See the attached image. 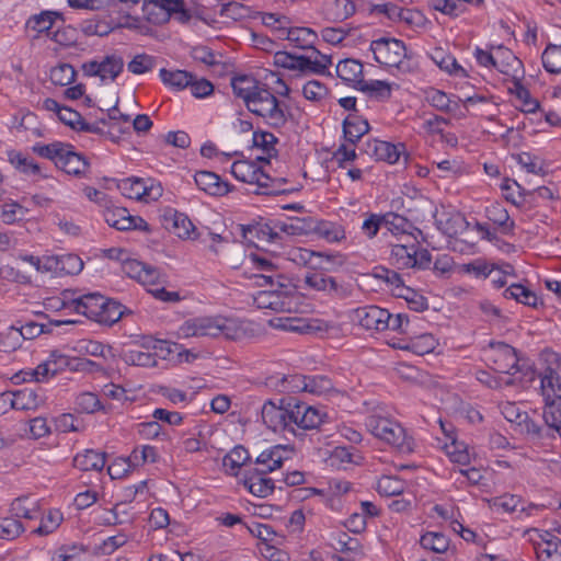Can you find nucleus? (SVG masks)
Segmentation results:
<instances>
[{
  "label": "nucleus",
  "mask_w": 561,
  "mask_h": 561,
  "mask_svg": "<svg viewBox=\"0 0 561 561\" xmlns=\"http://www.w3.org/2000/svg\"><path fill=\"white\" fill-rule=\"evenodd\" d=\"M368 431L377 438L396 447L401 453H411L413 442L398 422L380 415H370L366 420Z\"/></svg>",
  "instance_id": "nucleus-3"
},
{
  "label": "nucleus",
  "mask_w": 561,
  "mask_h": 561,
  "mask_svg": "<svg viewBox=\"0 0 561 561\" xmlns=\"http://www.w3.org/2000/svg\"><path fill=\"white\" fill-rule=\"evenodd\" d=\"M294 448L288 445H275L263 450L256 458L254 467L261 472L270 473L283 466V462L290 459Z\"/></svg>",
  "instance_id": "nucleus-15"
},
{
  "label": "nucleus",
  "mask_w": 561,
  "mask_h": 561,
  "mask_svg": "<svg viewBox=\"0 0 561 561\" xmlns=\"http://www.w3.org/2000/svg\"><path fill=\"white\" fill-rule=\"evenodd\" d=\"M277 138L268 131H254L253 133V145L261 148L268 157L276 153L275 145Z\"/></svg>",
  "instance_id": "nucleus-61"
},
{
  "label": "nucleus",
  "mask_w": 561,
  "mask_h": 561,
  "mask_svg": "<svg viewBox=\"0 0 561 561\" xmlns=\"http://www.w3.org/2000/svg\"><path fill=\"white\" fill-rule=\"evenodd\" d=\"M393 87H397V84H392L382 80H363L358 87V90L378 101H385L390 99Z\"/></svg>",
  "instance_id": "nucleus-33"
},
{
  "label": "nucleus",
  "mask_w": 561,
  "mask_h": 561,
  "mask_svg": "<svg viewBox=\"0 0 561 561\" xmlns=\"http://www.w3.org/2000/svg\"><path fill=\"white\" fill-rule=\"evenodd\" d=\"M382 219L383 227L392 233H405L411 227V224L407 218L394 213H387L382 215Z\"/></svg>",
  "instance_id": "nucleus-60"
},
{
  "label": "nucleus",
  "mask_w": 561,
  "mask_h": 561,
  "mask_svg": "<svg viewBox=\"0 0 561 561\" xmlns=\"http://www.w3.org/2000/svg\"><path fill=\"white\" fill-rule=\"evenodd\" d=\"M290 407L293 410L289 416V419H291V432H294V426H298L304 430H312L320 426L323 422L324 414L305 402L290 398Z\"/></svg>",
  "instance_id": "nucleus-9"
},
{
  "label": "nucleus",
  "mask_w": 561,
  "mask_h": 561,
  "mask_svg": "<svg viewBox=\"0 0 561 561\" xmlns=\"http://www.w3.org/2000/svg\"><path fill=\"white\" fill-rule=\"evenodd\" d=\"M160 78L162 82L171 88L182 90L188 87L192 82L193 75L185 70H160Z\"/></svg>",
  "instance_id": "nucleus-41"
},
{
  "label": "nucleus",
  "mask_w": 561,
  "mask_h": 561,
  "mask_svg": "<svg viewBox=\"0 0 561 561\" xmlns=\"http://www.w3.org/2000/svg\"><path fill=\"white\" fill-rule=\"evenodd\" d=\"M117 187L124 196L145 202L159 199L163 192L160 183L146 182L140 178L123 179L118 182Z\"/></svg>",
  "instance_id": "nucleus-6"
},
{
  "label": "nucleus",
  "mask_w": 561,
  "mask_h": 561,
  "mask_svg": "<svg viewBox=\"0 0 561 561\" xmlns=\"http://www.w3.org/2000/svg\"><path fill=\"white\" fill-rule=\"evenodd\" d=\"M83 268L82 260L76 254H62L58 256H47L44 262V270L67 275H75Z\"/></svg>",
  "instance_id": "nucleus-20"
},
{
  "label": "nucleus",
  "mask_w": 561,
  "mask_h": 561,
  "mask_svg": "<svg viewBox=\"0 0 561 561\" xmlns=\"http://www.w3.org/2000/svg\"><path fill=\"white\" fill-rule=\"evenodd\" d=\"M420 543L436 553H444L449 548V539L442 533H427L421 537Z\"/></svg>",
  "instance_id": "nucleus-51"
},
{
  "label": "nucleus",
  "mask_w": 561,
  "mask_h": 561,
  "mask_svg": "<svg viewBox=\"0 0 561 561\" xmlns=\"http://www.w3.org/2000/svg\"><path fill=\"white\" fill-rule=\"evenodd\" d=\"M388 318L389 311L377 306L359 307L352 312V321L366 330H386Z\"/></svg>",
  "instance_id": "nucleus-10"
},
{
  "label": "nucleus",
  "mask_w": 561,
  "mask_h": 561,
  "mask_svg": "<svg viewBox=\"0 0 561 561\" xmlns=\"http://www.w3.org/2000/svg\"><path fill=\"white\" fill-rule=\"evenodd\" d=\"M542 66L550 73H561V46L549 44L541 55Z\"/></svg>",
  "instance_id": "nucleus-48"
},
{
  "label": "nucleus",
  "mask_w": 561,
  "mask_h": 561,
  "mask_svg": "<svg viewBox=\"0 0 561 561\" xmlns=\"http://www.w3.org/2000/svg\"><path fill=\"white\" fill-rule=\"evenodd\" d=\"M142 13L147 21L157 25L164 24L173 18L168 9L157 0H144Z\"/></svg>",
  "instance_id": "nucleus-34"
},
{
  "label": "nucleus",
  "mask_w": 561,
  "mask_h": 561,
  "mask_svg": "<svg viewBox=\"0 0 561 561\" xmlns=\"http://www.w3.org/2000/svg\"><path fill=\"white\" fill-rule=\"evenodd\" d=\"M540 389L545 403L561 402V376L552 368L541 375Z\"/></svg>",
  "instance_id": "nucleus-23"
},
{
  "label": "nucleus",
  "mask_w": 561,
  "mask_h": 561,
  "mask_svg": "<svg viewBox=\"0 0 561 561\" xmlns=\"http://www.w3.org/2000/svg\"><path fill=\"white\" fill-rule=\"evenodd\" d=\"M181 337H219L239 340L244 335L240 321L222 316H202L186 320L179 328Z\"/></svg>",
  "instance_id": "nucleus-1"
},
{
  "label": "nucleus",
  "mask_w": 561,
  "mask_h": 561,
  "mask_svg": "<svg viewBox=\"0 0 561 561\" xmlns=\"http://www.w3.org/2000/svg\"><path fill=\"white\" fill-rule=\"evenodd\" d=\"M62 295L64 306H66V301H68L73 306L77 313L83 314L93 321H95L98 316H100L102 306L106 304V298L99 293H88L75 297V293L66 290Z\"/></svg>",
  "instance_id": "nucleus-7"
},
{
  "label": "nucleus",
  "mask_w": 561,
  "mask_h": 561,
  "mask_svg": "<svg viewBox=\"0 0 561 561\" xmlns=\"http://www.w3.org/2000/svg\"><path fill=\"white\" fill-rule=\"evenodd\" d=\"M276 228L286 236H305L313 230V219L294 217L287 220H276Z\"/></svg>",
  "instance_id": "nucleus-27"
},
{
  "label": "nucleus",
  "mask_w": 561,
  "mask_h": 561,
  "mask_svg": "<svg viewBox=\"0 0 561 561\" xmlns=\"http://www.w3.org/2000/svg\"><path fill=\"white\" fill-rule=\"evenodd\" d=\"M262 83L249 76L236 77L231 81L233 93L247 104Z\"/></svg>",
  "instance_id": "nucleus-37"
},
{
  "label": "nucleus",
  "mask_w": 561,
  "mask_h": 561,
  "mask_svg": "<svg viewBox=\"0 0 561 561\" xmlns=\"http://www.w3.org/2000/svg\"><path fill=\"white\" fill-rule=\"evenodd\" d=\"M123 67L124 60L121 56L110 55L106 56L102 61L93 60L83 64L82 70L87 76H98L102 81H113L122 72Z\"/></svg>",
  "instance_id": "nucleus-14"
},
{
  "label": "nucleus",
  "mask_w": 561,
  "mask_h": 561,
  "mask_svg": "<svg viewBox=\"0 0 561 561\" xmlns=\"http://www.w3.org/2000/svg\"><path fill=\"white\" fill-rule=\"evenodd\" d=\"M300 288L322 291L332 298H346L351 290L336 282L335 278L317 271H308L301 279Z\"/></svg>",
  "instance_id": "nucleus-5"
},
{
  "label": "nucleus",
  "mask_w": 561,
  "mask_h": 561,
  "mask_svg": "<svg viewBox=\"0 0 561 561\" xmlns=\"http://www.w3.org/2000/svg\"><path fill=\"white\" fill-rule=\"evenodd\" d=\"M374 58L380 65L401 68L407 57V48L402 41L389 37H380L370 44Z\"/></svg>",
  "instance_id": "nucleus-4"
},
{
  "label": "nucleus",
  "mask_w": 561,
  "mask_h": 561,
  "mask_svg": "<svg viewBox=\"0 0 561 561\" xmlns=\"http://www.w3.org/2000/svg\"><path fill=\"white\" fill-rule=\"evenodd\" d=\"M415 244H394L391 249V260L398 268H410L415 266Z\"/></svg>",
  "instance_id": "nucleus-38"
},
{
  "label": "nucleus",
  "mask_w": 561,
  "mask_h": 561,
  "mask_svg": "<svg viewBox=\"0 0 561 561\" xmlns=\"http://www.w3.org/2000/svg\"><path fill=\"white\" fill-rule=\"evenodd\" d=\"M490 221L501 228L503 233H510L514 229V221L511 220L508 211L499 203H494L485 209Z\"/></svg>",
  "instance_id": "nucleus-36"
},
{
  "label": "nucleus",
  "mask_w": 561,
  "mask_h": 561,
  "mask_svg": "<svg viewBox=\"0 0 561 561\" xmlns=\"http://www.w3.org/2000/svg\"><path fill=\"white\" fill-rule=\"evenodd\" d=\"M336 75L345 82L354 83L356 89L363 82V65L360 61L352 58L341 60L336 65Z\"/></svg>",
  "instance_id": "nucleus-29"
},
{
  "label": "nucleus",
  "mask_w": 561,
  "mask_h": 561,
  "mask_svg": "<svg viewBox=\"0 0 561 561\" xmlns=\"http://www.w3.org/2000/svg\"><path fill=\"white\" fill-rule=\"evenodd\" d=\"M504 296L530 307H536L538 302L536 294L519 284H512L505 290Z\"/></svg>",
  "instance_id": "nucleus-52"
},
{
  "label": "nucleus",
  "mask_w": 561,
  "mask_h": 561,
  "mask_svg": "<svg viewBox=\"0 0 561 561\" xmlns=\"http://www.w3.org/2000/svg\"><path fill=\"white\" fill-rule=\"evenodd\" d=\"M522 431L525 434L526 439L537 447H552L553 443L559 437V434L545 422L540 424L527 415H525V419L523 420Z\"/></svg>",
  "instance_id": "nucleus-13"
},
{
  "label": "nucleus",
  "mask_w": 561,
  "mask_h": 561,
  "mask_svg": "<svg viewBox=\"0 0 561 561\" xmlns=\"http://www.w3.org/2000/svg\"><path fill=\"white\" fill-rule=\"evenodd\" d=\"M405 488L403 480L393 476H382L377 481V491L382 496L400 495Z\"/></svg>",
  "instance_id": "nucleus-46"
},
{
  "label": "nucleus",
  "mask_w": 561,
  "mask_h": 561,
  "mask_svg": "<svg viewBox=\"0 0 561 561\" xmlns=\"http://www.w3.org/2000/svg\"><path fill=\"white\" fill-rule=\"evenodd\" d=\"M67 145L68 144L61 141H54L47 145L36 142L33 145L32 151L42 158L53 161L57 167V162L60 159L62 152L66 150Z\"/></svg>",
  "instance_id": "nucleus-45"
},
{
  "label": "nucleus",
  "mask_w": 561,
  "mask_h": 561,
  "mask_svg": "<svg viewBox=\"0 0 561 561\" xmlns=\"http://www.w3.org/2000/svg\"><path fill=\"white\" fill-rule=\"evenodd\" d=\"M542 420L561 438V402L545 403Z\"/></svg>",
  "instance_id": "nucleus-57"
},
{
  "label": "nucleus",
  "mask_w": 561,
  "mask_h": 561,
  "mask_svg": "<svg viewBox=\"0 0 561 561\" xmlns=\"http://www.w3.org/2000/svg\"><path fill=\"white\" fill-rule=\"evenodd\" d=\"M283 35L301 49H313L318 39L317 33L309 27H289L288 25Z\"/></svg>",
  "instance_id": "nucleus-30"
},
{
  "label": "nucleus",
  "mask_w": 561,
  "mask_h": 561,
  "mask_svg": "<svg viewBox=\"0 0 561 561\" xmlns=\"http://www.w3.org/2000/svg\"><path fill=\"white\" fill-rule=\"evenodd\" d=\"M9 162L19 172L28 175V176H39L47 178V175L42 173L41 165L34 161L28 154L23 153L21 151H10Z\"/></svg>",
  "instance_id": "nucleus-28"
},
{
  "label": "nucleus",
  "mask_w": 561,
  "mask_h": 561,
  "mask_svg": "<svg viewBox=\"0 0 561 561\" xmlns=\"http://www.w3.org/2000/svg\"><path fill=\"white\" fill-rule=\"evenodd\" d=\"M105 462V454L93 449H87L73 458V466L82 471H101Z\"/></svg>",
  "instance_id": "nucleus-31"
},
{
  "label": "nucleus",
  "mask_w": 561,
  "mask_h": 561,
  "mask_svg": "<svg viewBox=\"0 0 561 561\" xmlns=\"http://www.w3.org/2000/svg\"><path fill=\"white\" fill-rule=\"evenodd\" d=\"M266 474L255 468H249L244 471L241 481L251 494L257 497H267L273 493L275 486L274 481Z\"/></svg>",
  "instance_id": "nucleus-17"
},
{
  "label": "nucleus",
  "mask_w": 561,
  "mask_h": 561,
  "mask_svg": "<svg viewBox=\"0 0 561 561\" xmlns=\"http://www.w3.org/2000/svg\"><path fill=\"white\" fill-rule=\"evenodd\" d=\"M288 289H265L257 293L254 297V304L261 309H272L282 311L285 309L284 296L289 293Z\"/></svg>",
  "instance_id": "nucleus-25"
},
{
  "label": "nucleus",
  "mask_w": 561,
  "mask_h": 561,
  "mask_svg": "<svg viewBox=\"0 0 561 561\" xmlns=\"http://www.w3.org/2000/svg\"><path fill=\"white\" fill-rule=\"evenodd\" d=\"M27 501H28L27 497L15 499L11 503V507H10V512L12 514L11 516L14 518H18L19 520H20V518H25V519L37 518L39 515V512L36 506V503H32V506H27L26 505Z\"/></svg>",
  "instance_id": "nucleus-54"
},
{
  "label": "nucleus",
  "mask_w": 561,
  "mask_h": 561,
  "mask_svg": "<svg viewBox=\"0 0 561 561\" xmlns=\"http://www.w3.org/2000/svg\"><path fill=\"white\" fill-rule=\"evenodd\" d=\"M491 346V358L494 364L495 373L514 377L520 369L515 348L502 342L492 344Z\"/></svg>",
  "instance_id": "nucleus-11"
},
{
  "label": "nucleus",
  "mask_w": 561,
  "mask_h": 561,
  "mask_svg": "<svg viewBox=\"0 0 561 561\" xmlns=\"http://www.w3.org/2000/svg\"><path fill=\"white\" fill-rule=\"evenodd\" d=\"M539 561H561V539L554 536L535 547Z\"/></svg>",
  "instance_id": "nucleus-35"
},
{
  "label": "nucleus",
  "mask_w": 561,
  "mask_h": 561,
  "mask_svg": "<svg viewBox=\"0 0 561 561\" xmlns=\"http://www.w3.org/2000/svg\"><path fill=\"white\" fill-rule=\"evenodd\" d=\"M50 80L57 85H68L76 77L73 67L69 64H61L50 70Z\"/></svg>",
  "instance_id": "nucleus-59"
},
{
  "label": "nucleus",
  "mask_w": 561,
  "mask_h": 561,
  "mask_svg": "<svg viewBox=\"0 0 561 561\" xmlns=\"http://www.w3.org/2000/svg\"><path fill=\"white\" fill-rule=\"evenodd\" d=\"M124 314V307L115 301L106 298V304L102 306L100 316H98L95 322L106 325H113L122 319Z\"/></svg>",
  "instance_id": "nucleus-44"
},
{
  "label": "nucleus",
  "mask_w": 561,
  "mask_h": 561,
  "mask_svg": "<svg viewBox=\"0 0 561 561\" xmlns=\"http://www.w3.org/2000/svg\"><path fill=\"white\" fill-rule=\"evenodd\" d=\"M477 379L491 389H501L503 387H511L516 383L515 377L505 376L499 373H496V375H492L485 370L478 371Z\"/></svg>",
  "instance_id": "nucleus-49"
},
{
  "label": "nucleus",
  "mask_w": 561,
  "mask_h": 561,
  "mask_svg": "<svg viewBox=\"0 0 561 561\" xmlns=\"http://www.w3.org/2000/svg\"><path fill=\"white\" fill-rule=\"evenodd\" d=\"M435 346L436 340L432 334H421L420 336L412 339L408 344L399 345L398 347L401 350L413 351L419 355H424L434 351Z\"/></svg>",
  "instance_id": "nucleus-53"
},
{
  "label": "nucleus",
  "mask_w": 561,
  "mask_h": 561,
  "mask_svg": "<svg viewBox=\"0 0 561 561\" xmlns=\"http://www.w3.org/2000/svg\"><path fill=\"white\" fill-rule=\"evenodd\" d=\"M121 356L127 365L141 367H152L157 365V358L153 354L139 348L124 350Z\"/></svg>",
  "instance_id": "nucleus-40"
},
{
  "label": "nucleus",
  "mask_w": 561,
  "mask_h": 561,
  "mask_svg": "<svg viewBox=\"0 0 561 561\" xmlns=\"http://www.w3.org/2000/svg\"><path fill=\"white\" fill-rule=\"evenodd\" d=\"M274 64L277 67L297 71L298 73H310V57L297 56L287 51H277L274 55Z\"/></svg>",
  "instance_id": "nucleus-26"
},
{
  "label": "nucleus",
  "mask_w": 561,
  "mask_h": 561,
  "mask_svg": "<svg viewBox=\"0 0 561 561\" xmlns=\"http://www.w3.org/2000/svg\"><path fill=\"white\" fill-rule=\"evenodd\" d=\"M327 463L336 469H346L348 465L356 463V459L351 448L339 446L330 453Z\"/></svg>",
  "instance_id": "nucleus-47"
},
{
  "label": "nucleus",
  "mask_w": 561,
  "mask_h": 561,
  "mask_svg": "<svg viewBox=\"0 0 561 561\" xmlns=\"http://www.w3.org/2000/svg\"><path fill=\"white\" fill-rule=\"evenodd\" d=\"M231 174L240 182L256 185V194H261L262 187H266L270 183V175L262 170L256 161H234L231 165Z\"/></svg>",
  "instance_id": "nucleus-8"
},
{
  "label": "nucleus",
  "mask_w": 561,
  "mask_h": 561,
  "mask_svg": "<svg viewBox=\"0 0 561 561\" xmlns=\"http://www.w3.org/2000/svg\"><path fill=\"white\" fill-rule=\"evenodd\" d=\"M403 146H396L387 141L373 140L368 141L366 146V153L374 157L376 160L396 163L399 161L402 153Z\"/></svg>",
  "instance_id": "nucleus-24"
},
{
  "label": "nucleus",
  "mask_w": 561,
  "mask_h": 561,
  "mask_svg": "<svg viewBox=\"0 0 561 561\" xmlns=\"http://www.w3.org/2000/svg\"><path fill=\"white\" fill-rule=\"evenodd\" d=\"M58 18V14L50 11H45L39 14L32 16L27 24L38 33H49L53 28L55 20Z\"/></svg>",
  "instance_id": "nucleus-58"
},
{
  "label": "nucleus",
  "mask_w": 561,
  "mask_h": 561,
  "mask_svg": "<svg viewBox=\"0 0 561 561\" xmlns=\"http://www.w3.org/2000/svg\"><path fill=\"white\" fill-rule=\"evenodd\" d=\"M516 160L518 164L525 169L528 173L545 175V167L539 158L531 156L528 152L517 154Z\"/></svg>",
  "instance_id": "nucleus-62"
},
{
  "label": "nucleus",
  "mask_w": 561,
  "mask_h": 561,
  "mask_svg": "<svg viewBox=\"0 0 561 561\" xmlns=\"http://www.w3.org/2000/svg\"><path fill=\"white\" fill-rule=\"evenodd\" d=\"M317 234L328 242H339L345 238V231L342 226L331 222L313 220V230Z\"/></svg>",
  "instance_id": "nucleus-43"
},
{
  "label": "nucleus",
  "mask_w": 561,
  "mask_h": 561,
  "mask_svg": "<svg viewBox=\"0 0 561 561\" xmlns=\"http://www.w3.org/2000/svg\"><path fill=\"white\" fill-rule=\"evenodd\" d=\"M62 515L59 511H49L48 514L42 518L41 524L33 533L44 536L51 534L60 525Z\"/></svg>",
  "instance_id": "nucleus-63"
},
{
  "label": "nucleus",
  "mask_w": 561,
  "mask_h": 561,
  "mask_svg": "<svg viewBox=\"0 0 561 561\" xmlns=\"http://www.w3.org/2000/svg\"><path fill=\"white\" fill-rule=\"evenodd\" d=\"M104 219L108 226L121 230H148V224L137 216H131L126 208L123 207H107L104 211Z\"/></svg>",
  "instance_id": "nucleus-16"
},
{
  "label": "nucleus",
  "mask_w": 561,
  "mask_h": 561,
  "mask_svg": "<svg viewBox=\"0 0 561 561\" xmlns=\"http://www.w3.org/2000/svg\"><path fill=\"white\" fill-rule=\"evenodd\" d=\"M245 106L251 113L261 116L273 128H282L287 123L288 113L285 104L280 103L263 83L248 100Z\"/></svg>",
  "instance_id": "nucleus-2"
},
{
  "label": "nucleus",
  "mask_w": 561,
  "mask_h": 561,
  "mask_svg": "<svg viewBox=\"0 0 561 561\" xmlns=\"http://www.w3.org/2000/svg\"><path fill=\"white\" fill-rule=\"evenodd\" d=\"M58 118L66 125L81 131L96 133L99 130L96 126L84 122L80 113L67 106L61 107Z\"/></svg>",
  "instance_id": "nucleus-39"
},
{
  "label": "nucleus",
  "mask_w": 561,
  "mask_h": 561,
  "mask_svg": "<svg viewBox=\"0 0 561 561\" xmlns=\"http://www.w3.org/2000/svg\"><path fill=\"white\" fill-rule=\"evenodd\" d=\"M369 130V124L366 119L355 115L350 114L343 123V131L345 138L354 145L357 140H359Z\"/></svg>",
  "instance_id": "nucleus-32"
},
{
  "label": "nucleus",
  "mask_w": 561,
  "mask_h": 561,
  "mask_svg": "<svg viewBox=\"0 0 561 561\" xmlns=\"http://www.w3.org/2000/svg\"><path fill=\"white\" fill-rule=\"evenodd\" d=\"M333 389V382L327 376H306V389L304 392L314 396H327Z\"/></svg>",
  "instance_id": "nucleus-50"
},
{
  "label": "nucleus",
  "mask_w": 561,
  "mask_h": 561,
  "mask_svg": "<svg viewBox=\"0 0 561 561\" xmlns=\"http://www.w3.org/2000/svg\"><path fill=\"white\" fill-rule=\"evenodd\" d=\"M89 167L88 160L81 153L75 151L73 147L69 144L57 162L59 170L77 178L85 176Z\"/></svg>",
  "instance_id": "nucleus-18"
},
{
  "label": "nucleus",
  "mask_w": 561,
  "mask_h": 561,
  "mask_svg": "<svg viewBox=\"0 0 561 561\" xmlns=\"http://www.w3.org/2000/svg\"><path fill=\"white\" fill-rule=\"evenodd\" d=\"M249 460L248 450L242 446H237L224 457L222 463L229 473L237 476L238 470L245 466Z\"/></svg>",
  "instance_id": "nucleus-42"
},
{
  "label": "nucleus",
  "mask_w": 561,
  "mask_h": 561,
  "mask_svg": "<svg viewBox=\"0 0 561 561\" xmlns=\"http://www.w3.org/2000/svg\"><path fill=\"white\" fill-rule=\"evenodd\" d=\"M290 399L287 401L286 405H276L272 401H266L262 407V420L264 424L274 432L277 431H290L291 427V419L290 412Z\"/></svg>",
  "instance_id": "nucleus-12"
},
{
  "label": "nucleus",
  "mask_w": 561,
  "mask_h": 561,
  "mask_svg": "<svg viewBox=\"0 0 561 561\" xmlns=\"http://www.w3.org/2000/svg\"><path fill=\"white\" fill-rule=\"evenodd\" d=\"M24 526L18 518L5 516L0 518V538L5 540H13L18 538L23 531Z\"/></svg>",
  "instance_id": "nucleus-56"
},
{
  "label": "nucleus",
  "mask_w": 561,
  "mask_h": 561,
  "mask_svg": "<svg viewBox=\"0 0 561 561\" xmlns=\"http://www.w3.org/2000/svg\"><path fill=\"white\" fill-rule=\"evenodd\" d=\"M0 402L9 403L15 410L27 411L36 409L43 402V399L35 390L24 388L12 393H1Z\"/></svg>",
  "instance_id": "nucleus-19"
},
{
  "label": "nucleus",
  "mask_w": 561,
  "mask_h": 561,
  "mask_svg": "<svg viewBox=\"0 0 561 561\" xmlns=\"http://www.w3.org/2000/svg\"><path fill=\"white\" fill-rule=\"evenodd\" d=\"M249 530L261 540V543H280V537L270 525L255 523Z\"/></svg>",
  "instance_id": "nucleus-64"
},
{
  "label": "nucleus",
  "mask_w": 561,
  "mask_h": 561,
  "mask_svg": "<svg viewBox=\"0 0 561 561\" xmlns=\"http://www.w3.org/2000/svg\"><path fill=\"white\" fill-rule=\"evenodd\" d=\"M160 274L157 268L146 265L142 274L138 278V282L141 283L145 286H153L152 288H149L148 291L152 294V296L159 300L162 301H178L180 300V295L176 291H168L164 287H159L158 280H159Z\"/></svg>",
  "instance_id": "nucleus-21"
},
{
  "label": "nucleus",
  "mask_w": 561,
  "mask_h": 561,
  "mask_svg": "<svg viewBox=\"0 0 561 561\" xmlns=\"http://www.w3.org/2000/svg\"><path fill=\"white\" fill-rule=\"evenodd\" d=\"M194 181L199 190L213 196H224L230 192V185L210 171H197Z\"/></svg>",
  "instance_id": "nucleus-22"
},
{
  "label": "nucleus",
  "mask_w": 561,
  "mask_h": 561,
  "mask_svg": "<svg viewBox=\"0 0 561 561\" xmlns=\"http://www.w3.org/2000/svg\"><path fill=\"white\" fill-rule=\"evenodd\" d=\"M19 323L20 321H16L9 328L7 332L0 333L1 352L10 353L18 350L22 345L21 332L18 331Z\"/></svg>",
  "instance_id": "nucleus-55"
}]
</instances>
